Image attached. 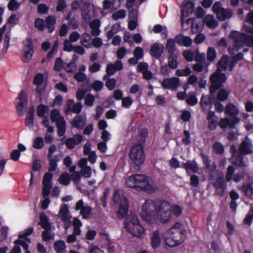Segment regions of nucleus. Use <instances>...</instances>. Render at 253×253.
<instances>
[{"instance_id":"nucleus-33","label":"nucleus","mask_w":253,"mask_h":253,"mask_svg":"<svg viewBox=\"0 0 253 253\" xmlns=\"http://www.w3.org/2000/svg\"><path fill=\"white\" fill-rule=\"evenodd\" d=\"M35 114V109L34 107H30L28 113L26 114L25 123L26 126L30 128L33 127L34 122L33 117Z\"/></svg>"},{"instance_id":"nucleus-34","label":"nucleus","mask_w":253,"mask_h":253,"mask_svg":"<svg viewBox=\"0 0 253 253\" xmlns=\"http://www.w3.org/2000/svg\"><path fill=\"white\" fill-rule=\"evenodd\" d=\"M91 37L88 33H84L81 36L80 43L83 46L88 48L91 46Z\"/></svg>"},{"instance_id":"nucleus-29","label":"nucleus","mask_w":253,"mask_h":253,"mask_svg":"<svg viewBox=\"0 0 253 253\" xmlns=\"http://www.w3.org/2000/svg\"><path fill=\"white\" fill-rule=\"evenodd\" d=\"M151 243L153 248L159 247L161 242L160 232L159 230L154 231L151 235Z\"/></svg>"},{"instance_id":"nucleus-52","label":"nucleus","mask_w":253,"mask_h":253,"mask_svg":"<svg viewBox=\"0 0 253 253\" xmlns=\"http://www.w3.org/2000/svg\"><path fill=\"white\" fill-rule=\"evenodd\" d=\"M192 71L190 68L186 67L185 69L181 70L177 69L176 71L175 74L177 76H188L191 73Z\"/></svg>"},{"instance_id":"nucleus-36","label":"nucleus","mask_w":253,"mask_h":253,"mask_svg":"<svg viewBox=\"0 0 253 253\" xmlns=\"http://www.w3.org/2000/svg\"><path fill=\"white\" fill-rule=\"evenodd\" d=\"M202 158L205 166L209 171H213L216 169V166L215 163L210 160L207 156L203 155Z\"/></svg>"},{"instance_id":"nucleus-23","label":"nucleus","mask_w":253,"mask_h":253,"mask_svg":"<svg viewBox=\"0 0 253 253\" xmlns=\"http://www.w3.org/2000/svg\"><path fill=\"white\" fill-rule=\"evenodd\" d=\"M213 184L217 192L220 194H222L226 187L224 180V174L222 173L218 174L217 178L215 181L213 182Z\"/></svg>"},{"instance_id":"nucleus-38","label":"nucleus","mask_w":253,"mask_h":253,"mask_svg":"<svg viewBox=\"0 0 253 253\" xmlns=\"http://www.w3.org/2000/svg\"><path fill=\"white\" fill-rule=\"evenodd\" d=\"M40 225L44 229H50V225L48 221L47 216L43 213H41L40 214Z\"/></svg>"},{"instance_id":"nucleus-43","label":"nucleus","mask_w":253,"mask_h":253,"mask_svg":"<svg viewBox=\"0 0 253 253\" xmlns=\"http://www.w3.org/2000/svg\"><path fill=\"white\" fill-rule=\"evenodd\" d=\"M49 111V107L43 104H40L37 106V114L39 117H42L44 116L46 113Z\"/></svg>"},{"instance_id":"nucleus-22","label":"nucleus","mask_w":253,"mask_h":253,"mask_svg":"<svg viewBox=\"0 0 253 253\" xmlns=\"http://www.w3.org/2000/svg\"><path fill=\"white\" fill-rule=\"evenodd\" d=\"M52 177V174L50 173H46L43 178L42 184L43 190L42 194L43 197L48 196L50 193L51 188L52 187L51 180Z\"/></svg>"},{"instance_id":"nucleus-59","label":"nucleus","mask_w":253,"mask_h":253,"mask_svg":"<svg viewBox=\"0 0 253 253\" xmlns=\"http://www.w3.org/2000/svg\"><path fill=\"white\" fill-rule=\"evenodd\" d=\"M243 191L247 196H251L253 194V187L252 184L245 185L243 187Z\"/></svg>"},{"instance_id":"nucleus-60","label":"nucleus","mask_w":253,"mask_h":253,"mask_svg":"<svg viewBox=\"0 0 253 253\" xmlns=\"http://www.w3.org/2000/svg\"><path fill=\"white\" fill-rule=\"evenodd\" d=\"M119 30V26L118 25H113L111 30L107 33V36L108 39H111L114 35H115Z\"/></svg>"},{"instance_id":"nucleus-64","label":"nucleus","mask_w":253,"mask_h":253,"mask_svg":"<svg viewBox=\"0 0 253 253\" xmlns=\"http://www.w3.org/2000/svg\"><path fill=\"white\" fill-rule=\"evenodd\" d=\"M169 164L171 168L176 169L179 167L180 162L177 158L173 157L169 161Z\"/></svg>"},{"instance_id":"nucleus-41","label":"nucleus","mask_w":253,"mask_h":253,"mask_svg":"<svg viewBox=\"0 0 253 253\" xmlns=\"http://www.w3.org/2000/svg\"><path fill=\"white\" fill-rule=\"evenodd\" d=\"M187 103L191 106L194 105L198 103V99L194 92L189 93L186 97Z\"/></svg>"},{"instance_id":"nucleus-54","label":"nucleus","mask_w":253,"mask_h":253,"mask_svg":"<svg viewBox=\"0 0 253 253\" xmlns=\"http://www.w3.org/2000/svg\"><path fill=\"white\" fill-rule=\"evenodd\" d=\"M153 31L156 33H158L163 31V36L164 35L165 37L167 36V31L166 27H163L162 25L158 24L154 26L153 28Z\"/></svg>"},{"instance_id":"nucleus-11","label":"nucleus","mask_w":253,"mask_h":253,"mask_svg":"<svg viewBox=\"0 0 253 253\" xmlns=\"http://www.w3.org/2000/svg\"><path fill=\"white\" fill-rule=\"evenodd\" d=\"M50 118L52 122L56 123L58 136H63L66 130V122L64 117L61 115L59 111L57 109L52 110L50 111Z\"/></svg>"},{"instance_id":"nucleus-27","label":"nucleus","mask_w":253,"mask_h":253,"mask_svg":"<svg viewBox=\"0 0 253 253\" xmlns=\"http://www.w3.org/2000/svg\"><path fill=\"white\" fill-rule=\"evenodd\" d=\"M123 64L120 60H117L115 64H109L107 65L106 72L109 75L114 74L116 71L123 69Z\"/></svg>"},{"instance_id":"nucleus-46","label":"nucleus","mask_w":253,"mask_h":253,"mask_svg":"<svg viewBox=\"0 0 253 253\" xmlns=\"http://www.w3.org/2000/svg\"><path fill=\"white\" fill-rule=\"evenodd\" d=\"M216 56V52L213 47H209L207 50V59L210 62H211L214 61Z\"/></svg>"},{"instance_id":"nucleus-12","label":"nucleus","mask_w":253,"mask_h":253,"mask_svg":"<svg viewBox=\"0 0 253 253\" xmlns=\"http://www.w3.org/2000/svg\"><path fill=\"white\" fill-rule=\"evenodd\" d=\"M213 12L216 14L218 20L224 21L226 19L230 18L232 16V12L229 9H225L221 7L219 2H216L212 6Z\"/></svg>"},{"instance_id":"nucleus-42","label":"nucleus","mask_w":253,"mask_h":253,"mask_svg":"<svg viewBox=\"0 0 253 253\" xmlns=\"http://www.w3.org/2000/svg\"><path fill=\"white\" fill-rule=\"evenodd\" d=\"M73 224L74 226L73 234L75 235H80L81 234L80 227L82 225V222L78 218H75L73 220Z\"/></svg>"},{"instance_id":"nucleus-9","label":"nucleus","mask_w":253,"mask_h":253,"mask_svg":"<svg viewBox=\"0 0 253 253\" xmlns=\"http://www.w3.org/2000/svg\"><path fill=\"white\" fill-rule=\"evenodd\" d=\"M157 201L147 200L142 204L140 215L143 219L147 222L155 223V213Z\"/></svg>"},{"instance_id":"nucleus-18","label":"nucleus","mask_w":253,"mask_h":253,"mask_svg":"<svg viewBox=\"0 0 253 253\" xmlns=\"http://www.w3.org/2000/svg\"><path fill=\"white\" fill-rule=\"evenodd\" d=\"M75 210H80V214L84 219H88L91 216L92 212L91 208L88 206H84L82 199L80 200L76 203Z\"/></svg>"},{"instance_id":"nucleus-30","label":"nucleus","mask_w":253,"mask_h":253,"mask_svg":"<svg viewBox=\"0 0 253 253\" xmlns=\"http://www.w3.org/2000/svg\"><path fill=\"white\" fill-rule=\"evenodd\" d=\"M200 104L204 112H208L212 108L211 99L209 95H203Z\"/></svg>"},{"instance_id":"nucleus-58","label":"nucleus","mask_w":253,"mask_h":253,"mask_svg":"<svg viewBox=\"0 0 253 253\" xmlns=\"http://www.w3.org/2000/svg\"><path fill=\"white\" fill-rule=\"evenodd\" d=\"M19 6L20 3L16 0H10L8 4V8L11 11H15Z\"/></svg>"},{"instance_id":"nucleus-56","label":"nucleus","mask_w":253,"mask_h":253,"mask_svg":"<svg viewBox=\"0 0 253 253\" xmlns=\"http://www.w3.org/2000/svg\"><path fill=\"white\" fill-rule=\"evenodd\" d=\"M45 26V21L42 19L38 18L35 21V26L40 31H43Z\"/></svg>"},{"instance_id":"nucleus-15","label":"nucleus","mask_w":253,"mask_h":253,"mask_svg":"<svg viewBox=\"0 0 253 253\" xmlns=\"http://www.w3.org/2000/svg\"><path fill=\"white\" fill-rule=\"evenodd\" d=\"M33 84L35 86V91L39 97H41L46 86V83L44 80L43 75L42 73L36 74L34 78Z\"/></svg>"},{"instance_id":"nucleus-17","label":"nucleus","mask_w":253,"mask_h":253,"mask_svg":"<svg viewBox=\"0 0 253 253\" xmlns=\"http://www.w3.org/2000/svg\"><path fill=\"white\" fill-rule=\"evenodd\" d=\"M23 61L28 62L32 58L34 54L33 46L32 40L28 38L24 42Z\"/></svg>"},{"instance_id":"nucleus-47","label":"nucleus","mask_w":253,"mask_h":253,"mask_svg":"<svg viewBox=\"0 0 253 253\" xmlns=\"http://www.w3.org/2000/svg\"><path fill=\"white\" fill-rule=\"evenodd\" d=\"M42 237L44 241H48L53 240L54 237V233L50 229L45 230L42 233Z\"/></svg>"},{"instance_id":"nucleus-45","label":"nucleus","mask_w":253,"mask_h":253,"mask_svg":"<svg viewBox=\"0 0 253 253\" xmlns=\"http://www.w3.org/2000/svg\"><path fill=\"white\" fill-rule=\"evenodd\" d=\"M175 40L174 41L171 39H168L167 41L166 47L170 54H174L175 50Z\"/></svg>"},{"instance_id":"nucleus-40","label":"nucleus","mask_w":253,"mask_h":253,"mask_svg":"<svg viewBox=\"0 0 253 253\" xmlns=\"http://www.w3.org/2000/svg\"><path fill=\"white\" fill-rule=\"evenodd\" d=\"M56 22V18L54 16H50L45 19V26L48 29L49 31L51 32L54 30V25Z\"/></svg>"},{"instance_id":"nucleus-50","label":"nucleus","mask_w":253,"mask_h":253,"mask_svg":"<svg viewBox=\"0 0 253 253\" xmlns=\"http://www.w3.org/2000/svg\"><path fill=\"white\" fill-rule=\"evenodd\" d=\"M64 68L68 72L73 73L75 72L77 69L76 62L75 61H71L69 63L65 64Z\"/></svg>"},{"instance_id":"nucleus-16","label":"nucleus","mask_w":253,"mask_h":253,"mask_svg":"<svg viewBox=\"0 0 253 253\" xmlns=\"http://www.w3.org/2000/svg\"><path fill=\"white\" fill-rule=\"evenodd\" d=\"M161 84L164 89L176 90L180 85V80L176 77L165 78L161 82Z\"/></svg>"},{"instance_id":"nucleus-24","label":"nucleus","mask_w":253,"mask_h":253,"mask_svg":"<svg viewBox=\"0 0 253 253\" xmlns=\"http://www.w3.org/2000/svg\"><path fill=\"white\" fill-rule=\"evenodd\" d=\"M86 123L85 115H77L71 121L72 126L79 129H82Z\"/></svg>"},{"instance_id":"nucleus-61","label":"nucleus","mask_w":253,"mask_h":253,"mask_svg":"<svg viewBox=\"0 0 253 253\" xmlns=\"http://www.w3.org/2000/svg\"><path fill=\"white\" fill-rule=\"evenodd\" d=\"M94 101V97L91 94H88L84 98L85 104L88 106H92Z\"/></svg>"},{"instance_id":"nucleus-44","label":"nucleus","mask_w":253,"mask_h":253,"mask_svg":"<svg viewBox=\"0 0 253 253\" xmlns=\"http://www.w3.org/2000/svg\"><path fill=\"white\" fill-rule=\"evenodd\" d=\"M168 65L171 69H176L177 67V55L175 54H170L168 58Z\"/></svg>"},{"instance_id":"nucleus-8","label":"nucleus","mask_w":253,"mask_h":253,"mask_svg":"<svg viewBox=\"0 0 253 253\" xmlns=\"http://www.w3.org/2000/svg\"><path fill=\"white\" fill-rule=\"evenodd\" d=\"M125 227L132 235L141 238L145 234V229L140 224L136 215L130 214L126 219Z\"/></svg>"},{"instance_id":"nucleus-31","label":"nucleus","mask_w":253,"mask_h":253,"mask_svg":"<svg viewBox=\"0 0 253 253\" xmlns=\"http://www.w3.org/2000/svg\"><path fill=\"white\" fill-rule=\"evenodd\" d=\"M175 41L178 44L185 46H189L192 43V40L190 37L182 35L176 36Z\"/></svg>"},{"instance_id":"nucleus-2","label":"nucleus","mask_w":253,"mask_h":253,"mask_svg":"<svg viewBox=\"0 0 253 253\" xmlns=\"http://www.w3.org/2000/svg\"><path fill=\"white\" fill-rule=\"evenodd\" d=\"M182 211V209L177 205H171L166 201H157L155 223L158 220L162 223H167L173 216H179Z\"/></svg>"},{"instance_id":"nucleus-10","label":"nucleus","mask_w":253,"mask_h":253,"mask_svg":"<svg viewBox=\"0 0 253 253\" xmlns=\"http://www.w3.org/2000/svg\"><path fill=\"white\" fill-rule=\"evenodd\" d=\"M114 202L119 205V209L118 211V216L123 218L127 213L128 211V202L126 197L124 196V191L117 189L115 191L114 196Z\"/></svg>"},{"instance_id":"nucleus-7","label":"nucleus","mask_w":253,"mask_h":253,"mask_svg":"<svg viewBox=\"0 0 253 253\" xmlns=\"http://www.w3.org/2000/svg\"><path fill=\"white\" fill-rule=\"evenodd\" d=\"M147 131L143 129L139 136V144L134 145L129 153V157L132 163L136 166L143 164L145 160V154L141 144L145 141Z\"/></svg>"},{"instance_id":"nucleus-55","label":"nucleus","mask_w":253,"mask_h":253,"mask_svg":"<svg viewBox=\"0 0 253 253\" xmlns=\"http://www.w3.org/2000/svg\"><path fill=\"white\" fill-rule=\"evenodd\" d=\"M126 16V13L125 10L121 9L115 12L113 15L112 18L114 20H118L119 19H123Z\"/></svg>"},{"instance_id":"nucleus-6","label":"nucleus","mask_w":253,"mask_h":253,"mask_svg":"<svg viewBox=\"0 0 253 253\" xmlns=\"http://www.w3.org/2000/svg\"><path fill=\"white\" fill-rule=\"evenodd\" d=\"M163 237L166 244L169 247H175L182 243L184 241V236L181 232L180 223L174 224L163 233Z\"/></svg>"},{"instance_id":"nucleus-4","label":"nucleus","mask_w":253,"mask_h":253,"mask_svg":"<svg viewBox=\"0 0 253 253\" xmlns=\"http://www.w3.org/2000/svg\"><path fill=\"white\" fill-rule=\"evenodd\" d=\"M235 65V63L234 62L231 58L228 57L226 56H223L221 57L218 61L217 70L210 77V81L211 83L210 90L211 92L220 88L222 84L226 80L225 74L221 72L225 71L227 69L231 70Z\"/></svg>"},{"instance_id":"nucleus-20","label":"nucleus","mask_w":253,"mask_h":253,"mask_svg":"<svg viewBox=\"0 0 253 253\" xmlns=\"http://www.w3.org/2000/svg\"><path fill=\"white\" fill-rule=\"evenodd\" d=\"M225 112L230 116L233 117V124L236 125L240 122V119L237 117L239 110L236 105L233 103L227 104L225 107Z\"/></svg>"},{"instance_id":"nucleus-5","label":"nucleus","mask_w":253,"mask_h":253,"mask_svg":"<svg viewBox=\"0 0 253 253\" xmlns=\"http://www.w3.org/2000/svg\"><path fill=\"white\" fill-rule=\"evenodd\" d=\"M126 183L128 187L143 190L148 193L155 192L158 189L157 185L152 179L144 175H131L127 178Z\"/></svg>"},{"instance_id":"nucleus-13","label":"nucleus","mask_w":253,"mask_h":253,"mask_svg":"<svg viewBox=\"0 0 253 253\" xmlns=\"http://www.w3.org/2000/svg\"><path fill=\"white\" fill-rule=\"evenodd\" d=\"M17 111L19 115H23L28 105V100L26 93L21 90L15 101Z\"/></svg>"},{"instance_id":"nucleus-19","label":"nucleus","mask_w":253,"mask_h":253,"mask_svg":"<svg viewBox=\"0 0 253 253\" xmlns=\"http://www.w3.org/2000/svg\"><path fill=\"white\" fill-rule=\"evenodd\" d=\"M58 216L65 224H67L65 225V228L67 229L70 224L72 218V216L69 213L67 205L66 204L61 205Z\"/></svg>"},{"instance_id":"nucleus-1","label":"nucleus","mask_w":253,"mask_h":253,"mask_svg":"<svg viewBox=\"0 0 253 253\" xmlns=\"http://www.w3.org/2000/svg\"><path fill=\"white\" fill-rule=\"evenodd\" d=\"M244 29L252 34V36H247L237 31L231 32L229 41L233 43V46L228 47V51L230 54H234L244 44L253 46V10L249 13L246 23L244 25Z\"/></svg>"},{"instance_id":"nucleus-48","label":"nucleus","mask_w":253,"mask_h":253,"mask_svg":"<svg viewBox=\"0 0 253 253\" xmlns=\"http://www.w3.org/2000/svg\"><path fill=\"white\" fill-rule=\"evenodd\" d=\"M233 119H229L228 118L222 119L219 122V126L222 128L227 127L228 126L230 127L233 126L234 125L233 124Z\"/></svg>"},{"instance_id":"nucleus-39","label":"nucleus","mask_w":253,"mask_h":253,"mask_svg":"<svg viewBox=\"0 0 253 253\" xmlns=\"http://www.w3.org/2000/svg\"><path fill=\"white\" fill-rule=\"evenodd\" d=\"M54 248L57 253H65V252L66 245L63 241L55 242Z\"/></svg>"},{"instance_id":"nucleus-57","label":"nucleus","mask_w":253,"mask_h":253,"mask_svg":"<svg viewBox=\"0 0 253 253\" xmlns=\"http://www.w3.org/2000/svg\"><path fill=\"white\" fill-rule=\"evenodd\" d=\"M229 95V92L225 89H221L217 94V99L220 101L226 99Z\"/></svg>"},{"instance_id":"nucleus-28","label":"nucleus","mask_w":253,"mask_h":253,"mask_svg":"<svg viewBox=\"0 0 253 253\" xmlns=\"http://www.w3.org/2000/svg\"><path fill=\"white\" fill-rule=\"evenodd\" d=\"M183 168L186 170L188 174L191 173H197L198 171V167L195 161H189L183 164Z\"/></svg>"},{"instance_id":"nucleus-25","label":"nucleus","mask_w":253,"mask_h":253,"mask_svg":"<svg viewBox=\"0 0 253 253\" xmlns=\"http://www.w3.org/2000/svg\"><path fill=\"white\" fill-rule=\"evenodd\" d=\"M82 141V136L80 134H76L72 138L67 139L65 141V143L68 148L72 149L74 148L76 145L80 143Z\"/></svg>"},{"instance_id":"nucleus-21","label":"nucleus","mask_w":253,"mask_h":253,"mask_svg":"<svg viewBox=\"0 0 253 253\" xmlns=\"http://www.w3.org/2000/svg\"><path fill=\"white\" fill-rule=\"evenodd\" d=\"M239 151L241 155H247L253 153V145L251 140L248 137H246L241 143Z\"/></svg>"},{"instance_id":"nucleus-53","label":"nucleus","mask_w":253,"mask_h":253,"mask_svg":"<svg viewBox=\"0 0 253 253\" xmlns=\"http://www.w3.org/2000/svg\"><path fill=\"white\" fill-rule=\"evenodd\" d=\"M122 100V106L125 108H130L133 103V100L130 97H124Z\"/></svg>"},{"instance_id":"nucleus-14","label":"nucleus","mask_w":253,"mask_h":253,"mask_svg":"<svg viewBox=\"0 0 253 253\" xmlns=\"http://www.w3.org/2000/svg\"><path fill=\"white\" fill-rule=\"evenodd\" d=\"M194 3L190 1H185L183 2L181 7V24L183 26L185 23L187 24H189L190 19H187L185 22L184 18L187 17L191 15L194 9Z\"/></svg>"},{"instance_id":"nucleus-49","label":"nucleus","mask_w":253,"mask_h":253,"mask_svg":"<svg viewBox=\"0 0 253 253\" xmlns=\"http://www.w3.org/2000/svg\"><path fill=\"white\" fill-rule=\"evenodd\" d=\"M44 146V142L42 137H38L36 138L33 143V147L37 149H41Z\"/></svg>"},{"instance_id":"nucleus-37","label":"nucleus","mask_w":253,"mask_h":253,"mask_svg":"<svg viewBox=\"0 0 253 253\" xmlns=\"http://www.w3.org/2000/svg\"><path fill=\"white\" fill-rule=\"evenodd\" d=\"M33 232V228L32 227H30L25 229L23 233L19 234L18 236L19 239L18 240H21L22 241L27 242L28 244L30 243L31 240L30 238H27V236L31 234Z\"/></svg>"},{"instance_id":"nucleus-3","label":"nucleus","mask_w":253,"mask_h":253,"mask_svg":"<svg viewBox=\"0 0 253 253\" xmlns=\"http://www.w3.org/2000/svg\"><path fill=\"white\" fill-rule=\"evenodd\" d=\"M235 65V63L234 62L231 58L228 57L226 56H223L221 57L218 61L217 70L210 77V81L211 83L210 90L211 92L220 88L222 84L226 80L225 74L221 72L225 71L227 69L231 70Z\"/></svg>"},{"instance_id":"nucleus-26","label":"nucleus","mask_w":253,"mask_h":253,"mask_svg":"<svg viewBox=\"0 0 253 253\" xmlns=\"http://www.w3.org/2000/svg\"><path fill=\"white\" fill-rule=\"evenodd\" d=\"M164 46L158 42L155 43L151 47L150 52L152 56L159 58L163 53Z\"/></svg>"},{"instance_id":"nucleus-35","label":"nucleus","mask_w":253,"mask_h":253,"mask_svg":"<svg viewBox=\"0 0 253 253\" xmlns=\"http://www.w3.org/2000/svg\"><path fill=\"white\" fill-rule=\"evenodd\" d=\"M100 22L99 20H94L91 21L89 23L90 28L91 29V34L93 36H98L99 35L100 31L99 27Z\"/></svg>"},{"instance_id":"nucleus-51","label":"nucleus","mask_w":253,"mask_h":253,"mask_svg":"<svg viewBox=\"0 0 253 253\" xmlns=\"http://www.w3.org/2000/svg\"><path fill=\"white\" fill-rule=\"evenodd\" d=\"M58 180L60 183L67 185L70 183V176L68 173H63L60 176Z\"/></svg>"},{"instance_id":"nucleus-63","label":"nucleus","mask_w":253,"mask_h":253,"mask_svg":"<svg viewBox=\"0 0 253 253\" xmlns=\"http://www.w3.org/2000/svg\"><path fill=\"white\" fill-rule=\"evenodd\" d=\"M134 57L139 60L141 59L143 56V50L140 47H137L135 48L133 52Z\"/></svg>"},{"instance_id":"nucleus-32","label":"nucleus","mask_w":253,"mask_h":253,"mask_svg":"<svg viewBox=\"0 0 253 253\" xmlns=\"http://www.w3.org/2000/svg\"><path fill=\"white\" fill-rule=\"evenodd\" d=\"M204 24L211 29H214L218 25L217 21L213 15L209 14L205 16L203 20Z\"/></svg>"},{"instance_id":"nucleus-62","label":"nucleus","mask_w":253,"mask_h":253,"mask_svg":"<svg viewBox=\"0 0 253 253\" xmlns=\"http://www.w3.org/2000/svg\"><path fill=\"white\" fill-rule=\"evenodd\" d=\"M81 172L84 176L87 178L90 177L92 173L91 169L89 166L81 169Z\"/></svg>"}]
</instances>
